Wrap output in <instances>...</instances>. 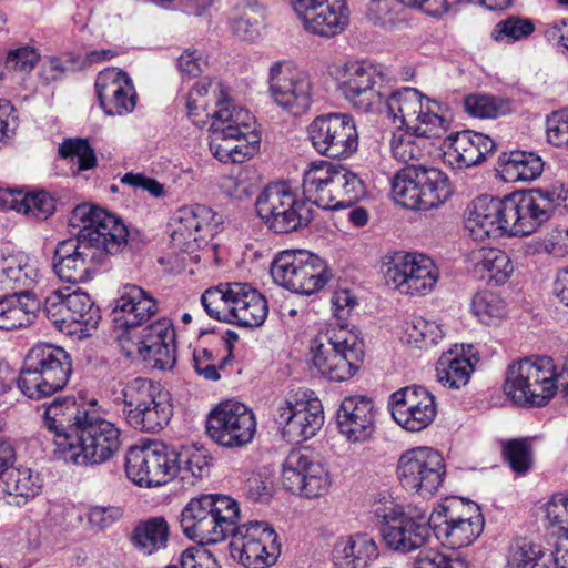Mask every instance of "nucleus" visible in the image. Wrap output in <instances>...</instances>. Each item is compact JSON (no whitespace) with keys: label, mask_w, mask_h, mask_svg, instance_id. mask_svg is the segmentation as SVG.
<instances>
[{"label":"nucleus","mask_w":568,"mask_h":568,"mask_svg":"<svg viewBox=\"0 0 568 568\" xmlns=\"http://www.w3.org/2000/svg\"><path fill=\"white\" fill-rule=\"evenodd\" d=\"M336 180H298L293 182L297 190L301 187V199L323 210L336 211L338 209V196L335 194Z\"/></svg>","instance_id":"54"},{"label":"nucleus","mask_w":568,"mask_h":568,"mask_svg":"<svg viewBox=\"0 0 568 568\" xmlns=\"http://www.w3.org/2000/svg\"><path fill=\"white\" fill-rule=\"evenodd\" d=\"M298 180H275L270 182L257 196V215L275 233L297 231L312 220L311 207L301 199Z\"/></svg>","instance_id":"6"},{"label":"nucleus","mask_w":568,"mask_h":568,"mask_svg":"<svg viewBox=\"0 0 568 568\" xmlns=\"http://www.w3.org/2000/svg\"><path fill=\"white\" fill-rule=\"evenodd\" d=\"M474 271L481 278L504 284L513 274L514 266L508 254L496 247H481L473 253Z\"/></svg>","instance_id":"45"},{"label":"nucleus","mask_w":568,"mask_h":568,"mask_svg":"<svg viewBox=\"0 0 568 568\" xmlns=\"http://www.w3.org/2000/svg\"><path fill=\"white\" fill-rule=\"evenodd\" d=\"M0 210L47 219L55 210L54 199L45 191L24 192L21 189L0 187Z\"/></svg>","instance_id":"39"},{"label":"nucleus","mask_w":568,"mask_h":568,"mask_svg":"<svg viewBox=\"0 0 568 568\" xmlns=\"http://www.w3.org/2000/svg\"><path fill=\"white\" fill-rule=\"evenodd\" d=\"M545 165L538 154L515 150L499 155L496 172L498 178H539Z\"/></svg>","instance_id":"46"},{"label":"nucleus","mask_w":568,"mask_h":568,"mask_svg":"<svg viewBox=\"0 0 568 568\" xmlns=\"http://www.w3.org/2000/svg\"><path fill=\"white\" fill-rule=\"evenodd\" d=\"M271 276L277 285L301 295L321 291L332 277L326 262L306 250L278 252L271 265Z\"/></svg>","instance_id":"11"},{"label":"nucleus","mask_w":568,"mask_h":568,"mask_svg":"<svg viewBox=\"0 0 568 568\" xmlns=\"http://www.w3.org/2000/svg\"><path fill=\"white\" fill-rule=\"evenodd\" d=\"M121 445L116 424L90 413L73 437H58V458L77 466H98L112 459Z\"/></svg>","instance_id":"3"},{"label":"nucleus","mask_w":568,"mask_h":568,"mask_svg":"<svg viewBox=\"0 0 568 568\" xmlns=\"http://www.w3.org/2000/svg\"><path fill=\"white\" fill-rule=\"evenodd\" d=\"M381 273L389 287L407 296L432 293L439 280L435 261L419 252H387L381 258Z\"/></svg>","instance_id":"7"},{"label":"nucleus","mask_w":568,"mask_h":568,"mask_svg":"<svg viewBox=\"0 0 568 568\" xmlns=\"http://www.w3.org/2000/svg\"><path fill=\"white\" fill-rule=\"evenodd\" d=\"M235 287H239L237 282L222 283L204 291L201 303L210 317L233 324V306L237 296Z\"/></svg>","instance_id":"49"},{"label":"nucleus","mask_w":568,"mask_h":568,"mask_svg":"<svg viewBox=\"0 0 568 568\" xmlns=\"http://www.w3.org/2000/svg\"><path fill=\"white\" fill-rule=\"evenodd\" d=\"M72 373L70 355L60 346L41 343L27 354L17 386L30 399H40L64 388Z\"/></svg>","instance_id":"4"},{"label":"nucleus","mask_w":568,"mask_h":568,"mask_svg":"<svg viewBox=\"0 0 568 568\" xmlns=\"http://www.w3.org/2000/svg\"><path fill=\"white\" fill-rule=\"evenodd\" d=\"M390 182L394 201L409 210L437 207L455 191L452 180H390Z\"/></svg>","instance_id":"30"},{"label":"nucleus","mask_w":568,"mask_h":568,"mask_svg":"<svg viewBox=\"0 0 568 568\" xmlns=\"http://www.w3.org/2000/svg\"><path fill=\"white\" fill-rule=\"evenodd\" d=\"M478 361L473 345H455L438 358L435 367L436 381L443 387L460 389L468 384Z\"/></svg>","instance_id":"35"},{"label":"nucleus","mask_w":568,"mask_h":568,"mask_svg":"<svg viewBox=\"0 0 568 568\" xmlns=\"http://www.w3.org/2000/svg\"><path fill=\"white\" fill-rule=\"evenodd\" d=\"M375 423L376 407L366 396L345 397L336 412L337 429L352 444L367 442L375 432Z\"/></svg>","instance_id":"31"},{"label":"nucleus","mask_w":568,"mask_h":568,"mask_svg":"<svg viewBox=\"0 0 568 568\" xmlns=\"http://www.w3.org/2000/svg\"><path fill=\"white\" fill-rule=\"evenodd\" d=\"M257 422L254 412L244 403L225 400L207 415L206 434L221 447L242 448L252 443Z\"/></svg>","instance_id":"19"},{"label":"nucleus","mask_w":568,"mask_h":568,"mask_svg":"<svg viewBox=\"0 0 568 568\" xmlns=\"http://www.w3.org/2000/svg\"><path fill=\"white\" fill-rule=\"evenodd\" d=\"M443 338L442 325L434 321L414 316L402 324L400 339L414 348L428 349L437 345Z\"/></svg>","instance_id":"51"},{"label":"nucleus","mask_w":568,"mask_h":568,"mask_svg":"<svg viewBox=\"0 0 568 568\" xmlns=\"http://www.w3.org/2000/svg\"><path fill=\"white\" fill-rule=\"evenodd\" d=\"M373 511L382 520L381 534L390 550L410 552L420 548L430 535L432 519L425 511H404L392 500L376 505Z\"/></svg>","instance_id":"14"},{"label":"nucleus","mask_w":568,"mask_h":568,"mask_svg":"<svg viewBox=\"0 0 568 568\" xmlns=\"http://www.w3.org/2000/svg\"><path fill=\"white\" fill-rule=\"evenodd\" d=\"M503 200L481 195L473 200L465 212V229L475 241L508 235L504 223Z\"/></svg>","instance_id":"33"},{"label":"nucleus","mask_w":568,"mask_h":568,"mask_svg":"<svg viewBox=\"0 0 568 568\" xmlns=\"http://www.w3.org/2000/svg\"><path fill=\"white\" fill-rule=\"evenodd\" d=\"M281 550L278 535L265 521L239 524L230 542L232 558L246 568H268L275 565Z\"/></svg>","instance_id":"20"},{"label":"nucleus","mask_w":568,"mask_h":568,"mask_svg":"<svg viewBox=\"0 0 568 568\" xmlns=\"http://www.w3.org/2000/svg\"><path fill=\"white\" fill-rule=\"evenodd\" d=\"M169 534V524L164 517H151L134 527L131 541L138 551L150 556L166 547Z\"/></svg>","instance_id":"47"},{"label":"nucleus","mask_w":568,"mask_h":568,"mask_svg":"<svg viewBox=\"0 0 568 568\" xmlns=\"http://www.w3.org/2000/svg\"><path fill=\"white\" fill-rule=\"evenodd\" d=\"M69 226L103 264L128 243L129 231L113 213L92 203H81L69 215Z\"/></svg>","instance_id":"5"},{"label":"nucleus","mask_w":568,"mask_h":568,"mask_svg":"<svg viewBox=\"0 0 568 568\" xmlns=\"http://www.w3.org/2000/svg\"><path fill=\"white\" fill-rule=\"evenodd\" d=\"M546 136L555 146H568V110L554 111L547 116Z\"/></svg>","instance_id":"64"},{"label":"nucleus","mask_w":568,"mask_h":568,"mask_svg":"<svg viewBox=\"0 0 568 568\" xmlns=\"http://www.w3.org/2000/svg\"><path fill=\"white\" fill-rule=\"evenodd\" d=\"M237 296L234 301L233 324L242 327L261 326L268 314L266 298L247 283H239Z\"/></svg>","instance_id":"42"},{"label":"nucleus","mask_w":568,"mask_h":568,"mask_svg":"<svg viewBox=\"0 0 568 568\" xmlns=\"http://www.w3.org/2000/svg\"><path fill=\"white\" fill-rule=\"evenodd\" d=\"M159 311V303L144 288L126 284L118 292L114 300L113 321L122 332L142 327Z\"/></svg>","instance_id":"32"},{"label":"nucleus","mask_w":568,"mask_h":568,"mask_svg":"<svg viewBox=\"0 0 568 568\" xmlns=\"http://www.w3.org/2000/svg\"><path fill=\"white\" fill-rule=\"evenodd\" d=\"M221 223V216L211 207L202 204L182 206L170 220L172 242L181 250H191L193 243L213 236Z\"/></svg>","instance_id":"27"},{"label":"nucleus","mask_w":568,"mask_h":568,"mask_svg":"<svg viewBox=\"0 0 568 568\" xmlns=\"http://www.w3.org/2000/svg\"><path fill=\"white\" fill-rule=\"evenodd\" d=\"M555 191L529 190L514 192L503 199L504 223L508 235L527 236L549 221L558 201H565Z\"/></svg>","instance_id":"16"},{"label":"nucleus","mask_w":568,"mask_h":568,"mask_svg":"<svg viewBox=\"0 0 568 568\" xmlns=\"http://www.w3.org/2000/svg\"><path fill=\"white\" fill-rule=\"evenodd\" d=\"M240 519L236 499L223 494H202L183 507L180 524L189 539L201 545H214L232 537Z\"/></svg>","instance_id":"1"},{"label":"nucleus","mask_w":568,"mask_h":568,"mask_svg":"<svg viewBox=\"0 0 568 568\" xmlns=\"http://www.w3.org/2000/svg\"><path fill=\"white\" fill-rule=\"evenodd\" d=\"M388 406L396 424L410 433L426 429L437 415L435 396L425 387L417 385L394 392Z\"/></svg>","instance_id":"24"},{"label":"nucleus","mask_w":568,"mask_h":568,"mask_svg":"<svg viewBox=\"0 0 568 568\" xmlns=\"http://www.w3.org/2000/svg\"><path fill=\"white\" fill-rule=\"evenodd\" d=\"M557 377L551 358H523L508 366L505 393L518 405L540 407L556 394Z\"/></svg>","instance_id":"9"},{"label":"nucleus","mask_w":568,"mask_h":568,"mask_svg":"<svg viewBox=\"0 0 568 568\" xmlns=\"http://www.w3.org/2000/svg\"><path fill=\"white\" fill-rule=\"evenodd\" d=\"M378 556V547L368 534H355L341 538L333 549L336 568H369Z\"/></svg>","instance_id":"37"},{"label":"nucleus","mask_w":568,"mask_h":568,"mask_svg":"<svg viewBox=\"0 0 568 568\" xmlns=\"http://www.w3.org/2000/svg\"><path fill=\"white\" fill-rule=\"evenodd\" d=\"M122 396L126 422L136 430L156 433L172 416L168 393L151 379L136 377L128 382Z\"/></svg>","instance_id":"10"},{"label":"nucleus","mask_w":568,"mask_h":568,"mask_svg":"<svg viewBox=\"0 0 568 568\" xmlns=\"http://www.w3.org/2000/svg\"><path fill=\"white\" fill-rule=\"evenodd\" d=\"M39 277L37 261L27 254L19 252L0 257V288L29 291Z\"/></svg>","instance_id":"41"},{"label":"nucleus","mask_w":568,"mask_h":568,"mask_svg":"<svg viewBox=\"0 0 568 568\" xmlns=\"http://www.w3.org/2000/svg\"><path fill=\"white\" fill-rule=\"evenodd\" d=\"M41 303L29 291L0 298V329H16L31 324L40 312Z\"/></svg>","instance_id":"40"},{"label":"nucleus","mask_w":568,"mask_h":568,"mask_svg":"<svg viewBox=\"0 0 568 568\" xmlns=\"http://www.w3.org/2000/svg\"><path fill=\"white\" fill-rule=\"evenodd\" d=\"M384 80L381 65L369 61H355L346 68V79L338 89L342 95L358 111L374 112L383 103V95L375 85Z\"/></svg>","instance_id":"26"},{"label":"nucleus","mask_w":568,"mask_h":568,"mask_svg":"<svg viewBox=\"0 0 568 568\" xmlns=\"http://www.w3.org/2000/svg\"><path fill=\"white\" fill-rule=\"evenodd\" d=\"M58 151L61 158L77 163L78 171H85L97 165L95 152L87 139H65Z\"/></svg>","instance_id":"59"},{"label":"nucleus","mask_w":568,"mask_h":568,"mask_svg":"<svg viewBox=\"0 0 568 568\" xmlns=\"http://www.w3.org/2000/svg\"><path fill=\"white\" fill-rule=\"evenodd\" d=\"M505 459L516 474L527 473L532 465L531 446L527 439H510L501 445Z\"/></svg>","instance_id":"62"},{"label":"nucleus","mask_w":568,"mask_h":568,"mask_svg":"<svg viewBox=\"0 0 568 568\" xmlns=\"http://www.w3.org/2000/svg\"><path fill=\"white\" fill-rule=\"evenodd\" d=\"M103 264L77 235L58 242L52 258L55 275L72 284L90 281Z\"/></svg>","instance_id":"28"},{"label":"nucleus","mask_w":568,"mask_h":568,"mask_svg":"<svg viewBox=\"0 0 568 568\" xmlns=\"http://www.w3.org/2000/svg\"><path fill=\"white\" fill-rule=\"evenodd\" d=\"M437 538L452 548L459 549L471 545L484 529V519L476 504H465L463 499H447L430 515Z\"/></svg>","instance_id":"18"},{"label":"nucleus","mask_w":568,"mask_h":568,"mask_svg":"<svg viewBox=\"0 0 568 568\" xmlns=\"http://www.w3.org/2000/svg\"><path fill=\"white\" fill-rule=\"evenodd\" d=\"M268 91L274 103L293 116L306 113L314 95L313 83L304 71L291 61L274 62L268 70Z\"/></svg>","instance_id":"21"},{"label":"nucleus","mask_w":568,"mask_h":568,"mask_svg":"<svg viewBox=\"0 0 568 568\" xmlns=\"http://www.w3.org/2000/svg\"><path fill=\"white\" fill-rule=\"evenodd\" d=\"M265 8L257 3H247L236 9L230 19V28L234 36L244 41L254 42L261 36L265 24Z\"/></svg>","instance_id":"52"},{"label":"nucleus","mask_w":568,"mask_h":568,"mask_svg":"<svg viewBox=\"0 0 568 568\" xmlns=\"http://www.w3.org/2000/svg\"><path fill=\"white\" fill-rule=\"evenodd\" d=\"M99 104L109 116H123L134 111L136 91L126 72L118 68H106L95 80Z\"/></svg>","instance_id":"29"},{"label":"nucleus","mask_w":568,"mask_h":568,"mask_svg":"<svg viewBox=\"0 0 568 568\" xmlns=\"http://www.w3.org/2000/svg\"><path fill=\"white\" fill-rule=\"evenodd\" d=\"M311 359L318 372L334 382L351 379L365 356L357 329L346 324H331L311 342Z\"/></svg>","instance_id":"2"},{"label":"nucleus","mask_w":568,"mask_h":568,"mask_svg":"<svg viewBox=\"0 0 568 568\" xmlns=\"http://www.w3.org/2000/svg\"><path fill=\"white\" fill-rule=\"evenodd\" d=\"M42 488L39 474L30 468H13L0 479V491L8 496V504L23 505L34 498Z\"/></svg>","instance_id":"44"},{"label":"nucleus","mask_w":568,"mask_h":568,"mask_svg":"<svg viewBox=\"0 0 568 568\" xmlns=\"http://www.w3.org/2000/svg\"><path fill=\"white\" fill-rule=\"evenodd\" d=\"M282 485L294 495L317 499L329 493L332 476L317 457L302 450H292L282 465Z\"/></svg>","instance_id":"23"},{"label":"nucleus","mask_w":568,"mask_h":568,"mask_svg":"<svg viewBox=\"0 0 568 568\" xmlns=\"http://www.w3.org/2000/svg\"><path fill=\"white\" fill-rule=\"evenodd\" d=\"M372 180H344L337 192L338 209L352 206L371 195Z\"/></svg>","instance_id":"63"},{"label":"nucleus","mask_w":568,"mask_h":568,"mask_svg":"<svg viewBox=\"0 0 568 568\" xmlns=\"http://www.w3.org/2000/svg\"><path fill=\"white\" fill-rule=\"evenodd\" d=\"M414 138L417 136L406 132V130H399L398 133H394L390 146L392 153L396 160L408 163L409 161L419 159L422 149L416 145L413 140ZM429 172H436V170L412 163L398 170L393 178H419V175H425Z\"/></svg>","instance_id":"50"},{"label":"nucleus","mask_w":568,"mask_h":568,"mask_svg":"<svg viewBox=\"0 0 568 568\" xmlns=\"http://www.w3.org/2000/svg\"><path fill=\"white\" fill-rule=\"evenodd\" d=\"M308 139L317 153L344 159L358 146L355 121L347 113L332 112L316 116L307 126Z\"/></svg>","instance_id":"22"},{"label":"nucleus","mask_w":568,"mask_h":568,"mask_svg":"<svg viewBox=\"0 0 568 568\" xmlns=\"http://www.w3.org/2000/svg\"><path fill=\"white\" fill-rule=\"evenodd\" d=\"M471 314L484 325L493 326L501 323L508 314L506 301L490 290L478 291L470 302Z\"/></svg>","instance_id":"53"},{"label":"nucleus","mask_w":568,"mask_h":568,"mask_svg":"<svg viewBox=\"0 0 568 568\" xmlns=\"http://www.w3.org/2000/svg\"><path fill=\"white\" fill-rule=\"evenodd\" d=\"M122 353L133 361L151 363L159 369H170L175 363V329L166 317L118 335Z\"/></svg>","instance_id":"12"},{"label":"nucleus","mask_w":568,"mask_h":568,"mask_svg":"<svg viewBox=\"0 0 568 568\" xmlns=\"http://www.w3.org/2000/svg\"><path fill=\"white\" fill-rule=\"evenodd\" d=\"M212 88L211 81L204 79L196 82L189 91L185 98V106L187 110V116L192 120L195 125L205 123L211 115L209 110V94Z\"/></svg>","instance_id":"60"},{"label":"nucleus","mask_w":568,"mask_h":568,"mask_svg":"<svg viewBox=\"0 0 568 568\" xmlns=\"http://www.w3.org/2000/svg\"><path fill=\"white\" fill-rule=\"evenodd\" d=\"M90 412L87 408H81L72 399H55L49 404L43 415V424L45 428L52 434V442L54 445V455L58 458V437L67 436L73 437L74 433L79 430Z\"/></svg>","instance_id":"36"},{"label":"nucleus","mask_w":568,"mask_h":568,"mask_svg":"<svg viewBox=\"0 0 568 568\" xmlns=\"http://www.w3.org/2000/svg\"><path fill=\"white\" fill-rule=\"evenodd\" d=\"M507 564L510 568H556V562L545 556L544 548L527 540H517L509 547Z\"/></svg>","instance_id":"55"},{"label":"nucleus","mask_w":568,"mask_h":568,"mask_svg":"<svg viewBox=\"0 0 568 568\" xmlns=\"http://www.w3.org/2000/svg\"><path fill=\"white\" fill-rule=\"evenodd\" d=\"M43 312L59 331L68 334L77 332V328L70 327L67 313V288L51 292L43 302Z\"/></svg>","instance_id":"61"},{"label":"nucleus","mask_w":568,"mask_h":568,"mask_svg":"<svg viewBox=\"0 0 568 568\" xmlns=\"http://www.w3.org/2000/svg\"><path fill=\"white\" fill-rule=\"evenodd\" d=\"M535 31L532 20L518 16H510L497 22L491 31V38L497 42L514 43L527 39Z\"/></svg>","instance_id":"56"},{"label":"nucleus","mask_w":568,"mask_h":568,"mask_svg":"<svg viewBox=\"0 0 568 568\" xmlns=\"http://www.w3.org/2000/svg\"><path fill=\"white\" fill-rule=\"evenodd\" d=\"M214 95L215 108L209 118L211 120L209 133L229 134V136L257 134L251 112L229 99L221 84H219V94L214 92Z\"/></svg>","instance_id":"34"},{"label":"nucleus","mask_w":568,"mask_h":568,"mask_svg":"<svg viewBox=\"0 0 568 568\" xmlns=\"http://www.w3.org/2000/svg\"><path fill=\"white\" fill-rule=\"evenodd\" d=\"M306 31L324 38L342 33L349 23L346 0H291Z\"/></svg>","instance_id":"25"},{"label":"nucleus","mask_w":568,"mask_h":568,"mask_svg":"<svg viewBox=\"0 0 568 568\" xmlns=\"http://www.w3.org/2000/svg\"><path fill=\"white\" fill-rule=\"evenodd\" d=\"M67 313L70 327L80 326V332L84 335H89L101 318L100 310L91 296L79 287L72 292L67 288Z\"/></svg>","instance_id":"48"},{"label":"nucleus","mask_w":568,"mask_h":568,"mask_svg":"<svg viewBox=\"0 0 568 568\" xmlns=\"http://www.w3.org/2000/svg\"><path fill=\"white\" fill-rule=\"evenodd\" d=\"M272 418L284 440L300 444L313 438L321 430L325 416L317 397L295 393L275 400Z\"/></svg>","instance_id":"13"},{"label":"nucleus","mask_w":568,"mask_h":568,"mask_svg":"<svg viewBox=\"0 0 568 568\" xmlns=\"http://www.w3.org/2000/svg\"><path fill=\"white\" fill-rule=\"evenodd\" d=\"M125 474L139 487L163 486L179 475L178 452L160 442H142L126 452Z\"/></svg>","instance_id":"15"},{"label":"nucleus","mask_w":568,"mask_h":568,"mask_svg":"<svg viewBox=\"0 0 568 568\" xmlns=\"http://www.w3.org/2000/svg\"><path fill=\"white\" fill-rule=\"evenodd\" d=\"M468 113L481 119H495L510 112L508 100L483 94H471L465 99Z\"/></svg>","instance_id":"58"},{"label":"nucleus","mask_w":568,"mask_h":568,"mask_svg":"<svg viewBox=\"0 0 568 568\" xmlns=\"http://www.w3.org/2000/svg\"><path fill=\"white\" fill-rule=\"evenodd\" d=\"M209 146L219 161L242 163L252 158L260 145L258 134L251 136H229V134H209Z\"/></svg>","instance_id":"43"},{"label":"nucleus","mask_w":568,"mask_h":568,"mask_svg":"<svg viewBox=\"0 0 568 568\" xmlns=\"http://www.w3.org/2000/svg\"><path fill=\"white\" fill-rule=\"evenodd\" d=\"M179 474L183 480L202 479L210 474L211 457L202 449L185 448L178 453Z\"/></svg>","instance_id":"57"},{"label":"nucleus","mask_w":568,"mask_h":568,"mask_svg":"<svg viewBox=\"0 0 568 568\" xmlns=\"http://www.w3.org/2000/svg\"><path fill=\"white\" fill-rule=\"evenodd\" d=\"M396 475L406 491L432 497L444 483L446 464L437 450L426 446L414 447L400 454Z\"/></svg>","instance_id":"17"},{"label":"nucleus","mask_w":568,"mask_h":568,"mask_svg":"<svg viewBox=\"0 0 568 568\" xmlns=\"http://www.w3.org/2000/svg\"><path fill=\"white\" fill-rule=\"evenodd\" d=\"M449 151L445 154L458 168H469L480 163L495 149V142L479 132L463 131L448 136Z\"/></svg>","instance_id":"38"},{"label":"nucleus","mask_w":568,"mask_h":568,"mask_svg":"<svg viewBox=\"0 0 568 568\" xmlns=\"http://www.w3.org/2000/svg\"><path fill=\"white\" fill-rule=\"evenodd\" d=\"M415 88L405 87L394 91L385 101L387 115L398 130H406L418 139H442L449 123L432 108L436 104Z\"/></svg>","instance_id":"8"}]
</instances>
